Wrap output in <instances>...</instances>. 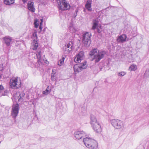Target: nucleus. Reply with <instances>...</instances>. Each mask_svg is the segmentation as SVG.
Returning <instances> with one entry per match:
<instances>
[{
	"mask_svg": "<svg viewBox=\"0 0 149 149\" xmlns=\"http://www.w3.org/2000/svg\"><path fill=\"white\" fill-rule=\"evenodd\" d=\"M106 54L104 51H99L97 49L94 48L90 51L89 54L92 58V60L97 63L104 57Z\"/></svg>",
	"mask_w": 149,
	"mask_h": 149,
	"instance_id": "nucleus-1",
	"label": "nucleus"
},
{
	"mask_svg": "<svg viewBox=\"0 0 149 149\" xmlns=\"http://www.w3.org/2000/svg\"><path fill=\"white\" fill-rule=\"evenodd\" d=\"M83 142L86 146L90 149H95L98 147L97 141L89 137H86L83 139Z\"/></svg>",
	"mask_w": 149,
	"mask_h": 149,
	"instance_id": "nucleus-2",
	"label": "nucleus"
},
{
	"mask_svg": "<svg viewBox=\"0 0 149 149\" xmlns=\"http://www.w3.org/2000/svg\"><path fill=\"white\" fill-rule=\"evenodd\" d=\"M21 82L19 78L18 77H12L10 79V86L12 89H16L21 87Z\"/></svg>",
	"mask_w": 149,
	"mask_h": 149,
	"instance_id": "nucleus-3",
	"label": "nucleus"
},
{
	"mask_svg": "<svg viewBox=\"0 0 149 149\" xmlns=\"http://www.w3.org/2000/svg\"><path fill=\"white\" fill-rule=\"evenodd\" d=\"M110 122L112 126L116 129H119L124 127V123L123 121L118 119L111 120Z\"/></svg>",
	"mask_w": 149,
	"mask_h": 149,
	"instance_id": "nucleus-4",
	"label": "nucleus"
},
{
	"mask_svg": "<svg viewBox=\"0 0 149 149\" xmlns=\"http://www.w3.org/2000/svg\"><path fill=\"white\" fill-rule=\"evenodd\" d=\"M58 7L59 9L65 10L70 9V6L65 0H58Z\"/></svg>",
	"mask_w": 149,
	"mask_h": 149,
	"instance_id": "nucleus-5",
	"label": "nucleus"
},
{
	"mask_svg": "<svg viewBox=\"0 0 149 149\" xmlns=\"http://www.w3.org/2000/svg\"><path fill=\"white\" fill-rule=\"evenodd\" d=\"M82 42L85 46H89L91 43V34L89 32H86L83 34Z\"/></svg>",
	"mask_w": 149,
	"mask_h": 149,
	"instance_id": "nucleus-6",
	"label": "nucleus"
},
{
	"mask_svg": "<svg viewBox=\"0 0 149 149\" xmlns=\"http://www.w3.org/2000/svg\"><path fill=\"white\" fill-rule=\"evenodd\" d=\"M86 62H84L80 64L75 65L73 67L74 73L76 74L77 73L81 72L84 69L86 68L87 67Z\"/></svg>",
	"mask_w": 149,
	"mask_h": 149,
	"instance_id": "nucleus-7",
	"label": "nucleus"
},
{
	"mask_svg": "<svg viewBox=\"0 0 149 149\" xmlns=\"http://www.w3.org/2000/svg\"><path fill=\"white\" fill-rule=\"evenodd\" d=\"M32 38L33 40L32 43V45L33 47V49L35 50L37 49L38 46V38L36 31H35L33 33L32 36Z\"/></svg>",
	"mask_w": 149,
	"mask_h": 149,
	"instance_id": "nucleus-8",
	"label": "nucleus"
},
{
	"mask_svg": "<svg viewBox=\"0 0 149 149\" xmlns=\"http://www.w3.org/2000/svg\"><path fill=\"white\" fill-rule=\"evenodd\" d=\"M84 58V52L82 51L80 52L75 57L74 61L76 63H79L81 62Z\"/></svg>",
	"mask_w": 149,
	"mask_h": 149,
	"instance_id": "nucleus-9",
	"label": "nucleus"
},
{
	"mask_svg": "<svg viewBox=\"0 0 149 149\" xmlns=\"http://www.w3.org/2000/svg\"><path fill=\"white\" fill-rule=\"evenodd\" d=\"M19 104H16L13 107L11 114L13 118H15L17 115L19 110Z\"/></svg>",
	"mask_w": 149,
	"mask_h": 149,
	"instance_id": "nucleus-10",
	"label": "nucleus"
},
{
	"mask_svg": "<svg viewBox=\"0 0 149 149\" xmlns=\"http://www.w3.org/2000/svg\"><path fill=\"white\" fill-rule=\"evenodd\" d=\"M86 133L83 131H77L74 133V136L77 139H81L86 135Z\"/></svg>",
	"mask_w": 149,
	"mask_h": 149,
	"instance_id": "nucleus-11",
	"label": "nucleus"
},
{
	"mask_svg": "<svg viewBox=\"0 0 149 149\" xmlns=\"http://www.w3.org/2000/svg\"><path fill=\"white\" fill-rule=\"evenodd\" d=\"M73 48L72 42H69L67 44L65 45L63 48V49L66 53H70L72 50Z\"/></svg>",
	"mask_w": 149,
	"mask_h": 149,
	"instance_id": "nucleus-12",
	"label": "nucleus"
},
{
	"mask_svg": "<svg viewBox=\"0 0 149 149\" xmlns=\"http://www.w3.org/2000/svg\"><path fill=\"white\" fill-rule=\"evenodd\" d=\"M94 130L96 132L100 133L102 131L101 125L99 123L91 125Z\"/></svg>",
	"mask_w": 149,
	"mask_h": 149,
	"instance_id": "nucleus-13",
	"label": "nucleus"
},
{
	"mask_svg": "<svg viewBox=\"0 0 149 149\" xmlns=\"http://www.w3.org/2000/svg\"><path fill=\"white\" fill-rule=\"evenodd\" d=\"M127 38V36L125 35H122L118 37L117 41L118 42H123L125 41Z\"/></svg>",
	"mask_w": 149,
	"mask_h": 149,
	"instance_id": "nucleus-14",
	"label": "nucleus"
},
{
	"mask_svg": "<svg viewBox=\"0 0 149 149\" xmlns=\"http://www.w3.org/2000/svg\"><path fill=\"white\" fill-rule=\"evenodd\" d=\"M92 0H87L85 5V7L87 10L90 12L92 11L91 4Z\"/></svg>",
	"mask_w": 149,
	"mask_h": 149,
	"instance_id": "nucleus-15",
	"label": "nucleus"
},
{
	"mask_svg": "<svg viewBox=\"0 0 149 149\" xmlns=\"http://www.w3.org/2000/svg\"><path fill=\"white\" fill-rule=\"evenodd\" d=\"M99 123L97 121L95 116L91 114L90 116V123L91 125Z\"/></svg>",
	"mask_w": 149,
	"mask_h": 149,
	"instance_id": "nucleus-16",
	"label": "nucleus"
},
{
	"mask_svg": "<svg viewBox=\"0 0 149 149\" xmlns=\"http://www.w3.org/2000/svg\"><path fill=\"white\" fill-rule=\"evenodd\" d=\"M34 3L33 2L29 1L28 3V9L32 12H34L35 8L34 6Z\"/></svg>",
	"mask_w": 149,
	"mask_h": 149,
	"instance_id": "nucleus-17",
	"label": "nucleus"
},
{
	"mask_svg": "<svg viewBox=\"0 0 149 149\" xmlns=\"http://www.w3.org/2000/svg\"><path fill=\"white\" fill-rule=\"evenodd\" d=\"M3 39L5 43L7 46H9L10 45L13 40L11 37L8 36L4 37Z\"/></svg>",
	"mask_w": 149,
	"mask_h": 149,
	"instance_id": "nucleus-18",
	"label": "nucleus"
},
{
	"mask_svg": "<svg viewBox=\"0 0 149 149\" xmlns=\"http://www.w3.org/2000/svg\"><path fill=\"white\" fill-rule=\"evenodd\" d=\"M93 25L92 28V29L93 30H94L95 29H97V27H98L99 21H98V20L96 19H93Z\"/></svg>",
	"mask_w": 149,
	"mask_h": 149,
	"instance_id": "nucleus-19",
	"label": "nucleus"
},
{
	"mask_svg": "<svg viewBox=\"0 0 149 149\" xmlns=\"http://www.w3.org/2000/svg\"><path fill=\"white\" fill-rule=\"evenodd\" d=\"M15 0H4L3 2L5 4L10 5L15 3Z\"/></svg>",
	"mask_w": 149,
	"mask_h": 149,
	"instance_id": "nucleus-20",
	"label": "nucleus"
},
{
	"mask_svg": "<svg viewBox=\"0 0 149 149\" xmlns=\"http://www.w3.org/2000/svg\"><path fill=\"white\" fill-rule=\"evenodd\" d=\"M37 58L38 59V61L39 62L41 60V52L40 51H38L36 53Z\"/></svg>",
	"mask_w": 149,
	"mask_h": 149,
	"instance_id": "nucleus-21",
	"label": "nucleus"
},
{
	"mask_svg": "<svg viewBox=\"0 0 149 149\" xmlns=\"http://www.w3.org/2000/svg\"><path fill=\"white\" fill-rule=\"evenodd\" d=\"M65 56H63L62 58L58 62V65L60 66H61L64 63V60L65 58Z\"/></svg>",
	"mask_w": 149,
	"mask_h": 149,
	"instance_id": "nucleus-22",
	"label": "nucleus"
},
{
	"mask_svg": "<svg viewBox=\"0 0 149 149\" xmlns=\"http://www.w3.org/2000/svg\"><path fill=\"white\" fill-rule=\"evenodd\" d=\"M136 69V65L134 64L132 65L129 68V70L131 71H135Z\"/></svg>",
	"mask_w": 149,
	"mask_h": 149,
	"instance_id": "nucleus-23",
	"label": "nucleus"
},
{
	"mask_svg": "<svg viewBox=\"0 0 149 149\" xmlns=\"http://www.w3.org/2000/svg\"><path fill=\"white\" fill-rule=\"evenodd\" d=\"M69 30L72 32V33L75 32L77 30L72 25H71L69 26Z\"/></svg>",
	"mask_w": 149,
	"mask_h": 149,
	"instance_id": "nucleus-24",
	"label": "nucleus"
},
{
	"mask_svg": "<svg viewBox=\"0 0 149 149\" xmlns=\"http://www.w3.org/2000/svg\"><path fill=\"white\" fill-rule=\"evenodd\" d=\"M39 21H38L37 19H35L34 20V26L36 28H37L39 26Z\"/></svg>",
	"mask_w": 149,
	"mask_h": 149,
	"instance_id": "nucleus-25",
	"label": "nucleus"
},
{
	"mask_svg": "<svg viewBox=\"0 0 149 149\" xmlns=\"http://www.w3.org/2000/svg\"><path fill=\"white\" fill-rule=\"evenodd\" d=\"M126 74L125 72H121L118 73V75L119 76H123Z\"/></svg>",
	"mask_w": 149,
	"mask_h": 149,
	"instance_id": "nucleus-26",
	"label": "nucleus"
},
{
	"mask_svg": "<svg viewBox=\"0 0 149 149\" xmlns=\"http://www.w3.org/2000/svg\"><path fill=\"white\" fill-rule=\"evenodd\" d=\"M144 75L146 77L149 76V68L147 70L145 73Z\"/></svg>",
	"mask_w": 149,
	"mask_h": 149,
	"instance_id": "nucleus-27",
	"label": "nucleus"
},
{
	"mask_svg": "<svg viewBox=\"0 0 149 149\" xmlns=\"http://www.w3.org/2000/svg\"><path fill=\"white\" fill-rule=\"evenodd\" d=\"M50 92L49 91V90H46L45 91H43L42 92V94L45 95H47Z\"/></svg>",
	"mask_w": 149,
	"mask_h": 149,
	"instance_id": "nucleus-28",
	"label": "nucleus"
},
{
	"mask_svg": "<svg viewBox=\"0 0 149 149\" xmlns=\"http://www.w3.org/2000/svg\"><path fill=\"white\" fill-rule=\"evenodd\" d=\"M40 21H41V22L40 23V26H39V29H40L41 30L42 29V22H43V19H41Z\"/></svg>",
	"mask_w": 149,
	"mask_h": 149,
	"instance_id": "nucleus-29",
	"label": "nucleus"
},
{
	"mask_svg": "<svg viewBox=\"0 0 149 149\" xmlns=\"http://www.w3.org/2000/svg\"><path fill=\"white\" fill-rule=\"evenodd\" d=\"M4 89V87L1 85H0V92H2Z\"/></svg>",
	"mask_w": 149,
	"mask_h": 149,
	"instance_id": "nucleus-30",
	"label": "nucleus"
},
{
	"mask_svg": "<svg viewBox=\"0 0 149 149\" xmlns=\"http://www.w3.org/2000/svg\"><path fill=\"white\" fill-rule=\"evenodd\" d=\"M54 75V74H53V73H52L51 78L52 80H54L55 79Z\"/></svg>",
	"mask_w": 149,
	"mask_h": 149,
	"instance_id": "nucleus-31",
	"label": "nucleus"
},
{
	"mask_svg": "<svg viewBox=\"0 0 149 149\" xmlns=\"http://www.w3.org/2000/svg\"><path fill=\"white\" fill-rule=\"evenodd\" d=\"M3 70V67L1 64H0V71H2Z\"/></svg>",
	"mask_w": 149,
	"mask_h": 149,
	"instance_id": "nucleus-32",
	"label": "nucleus"
},
{
	"mask_svg": "<svg viewBox=\"0 0 149 149\" xmlns=\"http://www.w3.org/2000/svg\"><path fill=\"white\" fill-rule=\"evenodd\" d=\"M16 98V97H14V96H13V97L11 98L13 100V102L14 101H15V100H14V99H15Z\"/></svg>",
	"mask_w": 149,
	"mask_h": 149,
	"instance_id": "nucleus-33",
	"label": "nucleus"
},
{
	"mask_svg": "<svg viewBox=\"0 0 149 149\" xmlns=\"http://www.w3.org/2000/svg\"><path fill=\"white\" fill-rule=\"evenodd\" d=\"M19 99H18V101H19V100L21 99V94H20L19 95Z\"/></svg>",
	"mask_w": 149,
	"mask_h": 149,
	"instance_id": "nucleus-34",
	"label": "nucleus"
},
{
	"mask_svg": "<svg viewBox=\"0 0 149 149\" xmlns=\"http://www.w3.org/2000/svg\"><path fill=\"white\" fill-rule=\"evenodd\" d=\"M40 29V31H39V32L42 34L43 33V31H42V29L41 30Z\"/></svg>",
	"mask_w": 149,
	"mask_h": 149,
	"instance_id": "nucleus-35",
	"label": "nucleus"
},
{
	"mask_svg": "<svg viewBox=\"0 0 149 149\" xmlns=\"http://www.w3.org/2000/svg\"><path fill=\"white\" fill-rule=\"evenodd\" d=\"M22 1L24 3H25L27 2V0H22Z\"/></svg>",
	"mask_w": 149,
	"mask_h": 149,
	"instance_id": "nucleus-36",
	"label": "nucleus"
},
{
	"mask_svg": "<svg viewBox=\"0 0 149 149\" xmlns=\"http://www.w3.org/2000/svg\"><path fill=\"white\" fill-rule=\"evenodd\" d=\"M46 28H45L44 29H43V33L45 31H46Z\"/></svg>",
	"mask_w": 149,
	"mask_h": 149,
	"instance_id": "nucleus-37",
	"label": "nucleus"
},
{
	"mask_svg": "<svg viewBox=\"0 0 149 149\" xmlns=\"http://www.w3.org/2000/svg\"><path fill=\"white\" fill-rule=\"evenodd\" d=\"M49 86H48L47 88H46V90H49Z\"/></svg>",
	"mask_w": 149,
	"mask_h": 149,
	"instance_id": "nucleus-38",
	"label": "nucleus"
},
{
	"mask_svg": "<svg viewBox=\"0 0 149 149\" xmlns=\"http://www.w3.org/2000/svg\"><path fill=\"white\" fill-rule=\"evenodd\" d=\"M54 70L53 69L52 70V73H53V74H54Z\"/></svg>",
	"mask_w": 149,
	"mask_h": 149,
	"instance_id": "nucleus-39",
	"label": "nucleus"
},
{
	"mask_svg": "<svg viewBox=\"0 0 149 149\" xmlns=\"http://www.w3.org/2000/svg\"><path fill=\"white\" fill-rule=\"evenodd\" d=\"M148 109V113H149V107Z\"/></svg>",
	"mask_w": 149,
	"mask_h": 149,
	"instance_id": "nucleus-40",
	"label": "nucleus"
},
{
	"mask_svg": "<svg viewBox=\"0 0 149 149\" xmlns=\"http://www.w3.org/2000/svg\"><path fill=\"white\" fill-rule=\"evenodd\" d=\"M1 143V141H0V143Z\"/></svg>",
	"mask_w": 149,
	"mask_h": 149,
	"instance_id": "nucleus-41",
	"label": "nucleus"
}]
</instances>
